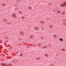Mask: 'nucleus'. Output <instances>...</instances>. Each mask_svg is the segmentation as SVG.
Masks as SVG:
<instances>
[{
    "label": "nucleus",
    "instance_id": "19",
    "mask_svg": "<svg viewBox=\"0 0 66 66\" xmlns=\"http://www.w3.org/2000/svg\"><path fill=\"white\" fill-rule=\"evenodd\" d=\"M23 32H20V34H23Z\"/></svg>",
    "mask_w": 66,
    "mask_h": 66
},
{
    "label": "nucleus",
    "instance_id": "4",
    "mask_svg": "<svg viewBox=\"0 0 66 66\" xmlns=\"http://www.w3.org/2000/svg\"><path fill=\"white\" fill-rule=\"evenodd\" d=\"M40 23H42H42H44V21H41L40 22Z\"/></svg>",
    "mask_w": 66,
    "mask_h": 66
},
{
    "label": "nucleus",
    "instance_id": "20",
    "mask_svg": "<svg viewBox=\"0 0 66 66\" xmlns=\"http://www.w3.org/2000/svg\"><path fill=\"white\" fill-rule=\"evenodd\" d=\"M62 51H65V49H62Z\"/></svg>",
    "mask_w": 66,
    "mask_h": 66
},
{
    "label": "nucleus",
    "instance_id": "6",
    "mask_svg": "<svg viewBox=\"0 0 66 66\" xmlns=\"http://www.w3.org/2000/svg\"><path fill=\"white\" fill-rule=\"evenodd\" d=\"M30 38H33V36H30L29 37Z\"/></svg>",
    "mask_w": 66,
    "mask_h": 66
},
{
    "label": "nucleus",
    "instance_id": "30",
    "mask_svg": "<svg viewBox=\"0 0 66 66\" xmlns=\"http://www.w3.org/2000/svg\"><path fill=\"white\" fill-rule=\"evenodd\" d=\"M15 9H16V8H15Z\"/></svg>",
    "mask_w": 66,
    "mask_h": 66
},
{
    "label": "nucleus",
    "instance_id": "1",
    "mask_svg": "<svg viewBox=\"0 0 66 66\" xmlns=\"http://www.w3.org/2000/svg\"><path fill=\"white\" fill-rule=\"evenodd\" d=\"M60 6H62V7H63V6H66V2H65L63 4H61Z\"/></svg>",
    "mask_w": 66,
    "mask_h": 66
},
{
    "label": "nucleus",
    "instance_id": "9",
    "mask_svg": "<svg viewBox=\"0 0 66 66\" xmlns=\"http://www.w3.org/2000/svg\"><path fill=\"white\" fill-rule=\"evenodd\" d=\"M18 13L19 14H22V12L21 11H19Z\"/></svg>",
    "mask_w": 66,
    "mask_h": 66
},
{
    "label": "nucleus",
    "instance_id": "7",
    "mask_svg": "<svg viewBox=\"0 0 66 66\" xmlns=\"http://www.w3.org/2000/svg\"><path fill=\"white\" fill-rule=\"evenodd\" d=\"M34 29H35V30H38V28L37 27H35L34 28Z\"/></svg>",
    "mask_w": 66,
    "mask_h": 66
},
{
    "label": "nucleus",
    "instance_id": "14",
    "mask_svg": "<svg viewBox=\"0 0 66 66\" xmlns=\"http://www.w3.org/2000/svg\"><path fill=\"white\" fill-rule=\"evenodd\" d=\"M56 36H57L56 35H54V38H55V37H56Z\"/></svg>",
    "mask_w": 66,
    "mask_h": 66
},
{
    "label": "nucleus",
    "instance_id": "27",
    "mask_svg": "<svg viewBox=\"0 0 66 66\" xmlns=\"http://www.w3.org/2000/svg\"><path fill=\"white\" fill-rule=\"evenodd\" d=\"M17 0H16V1H17Z\"/></svg>",
    "mask_w": 66,
    "mask_h": 66
},
{
    "label": "nucleus",
    "instance_id": "11",
    "mask_svg": "<svg viewBox=\"0 0 66 66\" xmlns=\"http://www.w3.org/2000/svg\"><path fill=\"white\" fill-rule=\"evenodd\" d=\"M2 5L3 6H5V4H2Z\"/></svg>",
    "mask_w": 66,
    "mask_h": 66
},
{
    "label": "nucleus",
    "instance_id": "5",
    "mask_svg": "<svg viewBox=\"0 0 66 66\" xmlns=\"http://www.w3.org/2000/svg\"><path fill=\"white\" fill-rule=\"evenodd\" d=\"M1 65H2V66H5V64H4V63H2L1 64Z\"/></svg>",
    "mask_w": 66,
    "mask_h": 66
},
{
    "label": "nucleus",
    "instance_id": "16",
    "mask_svg": "<svg viewBox=\"0 0 66 66\" xmlns=\"http://www.w3.org/2000/svg\"><path fill=\"white\" fill-rule=\"evenodd\" d=\"M60 40H61L62 42H63V39L62 38H61L60 39Z\"/></svg>",
    "mask_w": 66,
    "mask_h": 66
},
{
    "label": "nucleus",
    "instance_id": "21",
    "mask_svg": "<svg viewBox=\"0 0 66 66\" xmlns=\"http://www.w3.org/2000/svg\"><path fill=\"white\" fill-rule=\"evenodd\" d=\"M22 54H21L20 55V56H22Z\"/></svg>",
    "mask_w": 66,
    "mask_h": 66
},
{
    "label": "nucleus",
    "instance_id": "25",
    "mask_svg": "<svg viewBox=\"0 0 66 66\" xmlns=\"http://www.w3.org/2000/svg\"><path fill=\"white\" fill-rule=\"evenodd\" d=\"M6 20H5V19L4 20V21H5Z\"/></svg>",
    "mask_w": 66,
    "mask_h": 66
},
{
    "label": "nucleus",
    "instance_id": "12",
    "mask_svg": "<svg viewBox=\"0 0 66 66\" xmlns=\"http://www.w3.org/2000/svg\"><path fill=\"white\" fill-rule=\"evenodd\" d=\"M61 14H62V15H65V12H63V13H62Z\"/></svg>",
    "mask_w": 66,
    "mask_h": 66
},
{
    "label": "nucleus",
    "instance_id": "3",
    "mask_svg": "<svg viewBox=\"0 0 66 66\" xmlns=\"http://www.w3.org/2000/svg\"><path fill=\"white\" fill-rule=\"evenodd\" d=\"M21 19H23H23H25V17L24 16H22Z\"/></svg>",
    "mask_w": 66,
    "mask_h": 66
},
{
    "label": "nucleus",
    "instance_id": "22",
    "mask_svg": "<svg viewBox=\"0 0 66 66\" xmlns=\"http://www.w3.org/2000/svg\"><path fill=\"white\" fill-rule=\"evenodd\" d=\"M28 9H29V8H31V9H32V7H28Z\"/></svg>",
    "mask_w": 66,
    "mask_h": 66
},
{
    "label": "nucleus",
    "instance_id": "10",
    "mask_svg": "<svg viewBox=\"0 0 66 66\" xmlns=\"http://www.w3.org/2000/svg\"><path fill=\"white\" fill-rule=\"evenodd\" d=\"M49 27L50 28H52V26L51 25Z\"/></svg>",
    "mask_w": 66,
    "mask_h": 66
},
{
    "label": "nucleus",
    "instance_id": "17",
    "mask_svg": "<svg viewBox=\"0 0 66 66\" xmlns=\"http://www.w3.org/2000/svg\"><path fill=\"white\" fill-rule=\"evenodd\" d=\"M8 66H12V65L10 64H9L8 65Z\"/></svg>",
    "mask_w": 66,
    "mask_h": 66
},
{
    "label": "nucleus",
    "instance_id": "8",
    "mask_svg": "<svg viewBox=\"0 0 66 66\" xmlns=\"http://www.w3.org/2000/svg\"><path fill=\"white\" fill-rule=\"evenodd\" d=\"M38 46L40 47V46H41V44H38Z\"/></svg>",
    "mask_w": 66,
    "mask_h": 66
},
{
    "label": "nucleus",
    "instance_id": "26",
    "mask_svg": "<svg viewBox=\"0 0 66 66\" xmlns=\"http://www.w3.org/2000/svg\"><path fill=\"white\" fill-rule=\"evenodd\" d=\"M18 1H20V0H18Z\"/></svg>",
    "mask_w": 66,
    "mask_h": 66
},
{
    "label": "nucleus",
    "instance_id": "18",
    "mask_svg": "<svg viewBox=\"0 0 66 66\" xmlns=\"http://www.w3.org/2000/svg\"><path fill=\"white\" fill-rule=\"evenodd\" d=\"M5 66H9V65H7V64H5Z\"/></svg>",
    "mask_w": 66,
    "mask_h": 66
},
{
    "label": "nucleus",
    "instance_id": "29",
    "mask_svg": "<svg viewBox=\"0 0 66 66\" xmlns=\"http://www.w3.org/2000/svg\"><path fill=\"white\" fill-rule=\"evenodd\" d=\"M37 60H38V59L37 58Z\"/></svg>",
    "mask_w": 66,
    "mask_h": 66
},
{
    "label": "nucleus",
    "instance_id": "28",
    "mask_svg": "<svg viewBox=\"0 0 66 66\" xmlns=\"http://www.w3.org/2000/svg\"><path fill=\"white\" fill-rule=\"evenodd\" d=\"M17 9H18V8H17Z\"/></svg>",
    "mask_w": 66,
    "mask_h": 66
},
{
    "label": "nucleus",
    "instance_id": "23",
    "mask_svg": "<svg viewBox=\"0 0 66 66\" xmlns=\"http://www.w3.org/2000/svg\"><path fill=\"white\" fill-rule=\"evenodd\" d=\"M2 43V41L0 40V43Z\"/></svg>",
    "mask_w": 66,
    "mask_h": 66
},
{
    "label": "nucleus",
    "instance_id": "24",
    "mask_svg": "<svg viewBox=\"0 0 66 66\" xmlns=\"http://www.w3.org/2000/svg\"><path fill=\"white\" fill-rule=\"evenodd\" d=\"M46 48V46H44L43 47V48Z\"/></svg>",
    "mask_w": 66,
    "mask_h": 66
},
{
    "label": "nucleus",
    "instance_id": "2",
    "mask_svg": "<svg viewBox=\"0 0 66 66\" xmlns=\"http://www.w3.org/2000/svg\"><path fill=\"white\" fill-rule=\"evenodd\" d=\"M12 16L13 17V18H16V15H15V14L12 15Z\"/></svg>",
    "mask_w": 66,
    "mask_h": 66
},
{
    "label": "nucleus",
    "instance_id": "15",
    "mask_svg": "<svg viewBox=\"0 0 66 66\" xmlns=\"http://www.w3.org/2000/svg\"><path fill=\"white\" fill-rule=\"evenodd\" d=\"M61 11H57V13H58V14H60V12Z\"/></svg>",
    "mask_w": 66,
    "mask_h": 66
},
{
    "label": "nucleus",
    "instance_id": "13",
    "mask_svg": "<svg viewBox=\"0 0 66 66\" xmlns=\"http://www.w3.org/2000/svg\"><path fill=\"white\" fill-rule=\"evenodd\" d=\"M45 56L46 57H47V56H48V54H45Z\"/></svg>",
    "mask_w": 66,
    "mask_h": 66
}]
</instances>
